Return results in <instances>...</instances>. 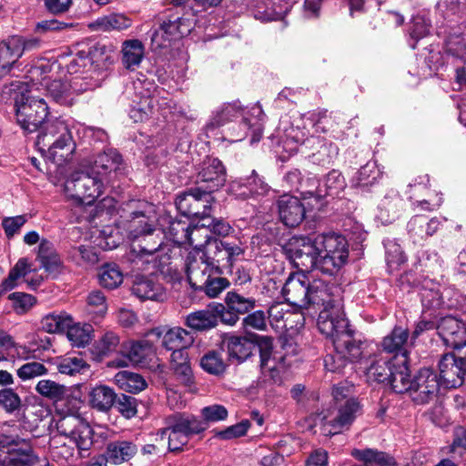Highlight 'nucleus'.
Returning <instances> with one entry per match:
<instances>
[{
    "label": "nucleus",
    "instance_id": "obj_50",
    "mask_svg": "<svg viewBox=\"0 0 466 466\" xmlns=\"http://www.w3.org/2000/svg\"><path fill=\"white\" fill-rule=\"evenodd\" d=\"M104 55V50L100 48H93L89 52H78L66 66V70L70 75L79 74L89 70V65L96 62L100 66V60L97 59L98 56Z\"/></svg>",
    "mask_w": 466,
    "mask_h": 466
},
{
    "label": "nucleus",
    "instance_id": "obj_42",
    "mask_svg": "<svg viewBox=\"0 0 466 466\" xmlns=\"http://www.w3.org/2000/svg\"><path fill=\"white\" fill-rule=\"evenodd\" d=\"M190 225L187 220L173 219L169 221V225L164 229L163 233L166 236L167 241L171 245L173 249V257L177 254L176 251L180 246H186L187 234Z\"/></svg>",
    "mask_w": 466,
    "mask_h": 466
},
{
    "label": "nucleus",
    "instance_id": "obj_29",
    "mask_svg": "<svg viewBox=\"0 0 466 466\" xmlns=\"http://www.w3.org/2000/svg\"><path fill=\"white\" fill-rule=\"evenodd\" d=\"M147 335L156 336L157 339L162 337V345L168 350L187 349L195 339L191 332L179 327L169 329L166 332L161 328H156L151 329Z\"/></svg>",
    "mask_w": 466,
    "mask_h": 466
},
{
    "label": "nucleus",
    "instance_id": "obj_15",
    "mask_svg": "<svg viewBox=\"0 0 466 466\" xmlns=\"http://www.w3.org/2000/svg\"><path fill=\"white\" fill-rule=\"evenodd\" d=\"M0 446L6 449L0 453V466H35L38 461L32 445L25 439L2 434Z\"/></svg>",
    "mask_w": 466,
    "mask_h": 466
},
{
    "label": "nucleus",
    "instance_id": "obj_18",
    "mask_svg": "<svg viewBox=\"0 0 466 466\" xmlns=\"http://www.w3.org/2000/svg\"><path fill=\"white\" fill-rule=\"evenodd\" d=\"M439 380L445 388H457L466 379V345L444 354L439 361Z\"/></svg>",
    "mask_w": 466,
    "mask_h": 466
},
{
    "label": "nucleus",
    "instance_id": "obj_34",
    "mask_svg": "<svg viewBox=\"0 0 466 466\" xmlns=\"http://www.w3.org/2000/svg\"><path fill=\"white\" fill-rule=\"evenodd\" d=\"M403 209V199L394 190L388 192L378 207L377 218L384 225L395 221Z\"/></svg>",
    "mask_w": 466,
    "mask_h": 466
},
{
    "label": "nucleus",
    "instance_id": "obj_55",
    "mask_svg": "<svg viewBox=\"0 0 466 466\" xmlns=\"http://www.w3.org/2000/svg\"><path fill=\"white\" fill-rule=\"evenodd\" d=\"M186 349H177L172 350L170 356V366L174 372L181 378V380L188 383L192 379V370L188 360Z\"/></svg>",
    "mask_w": 466,
    "mask_h": 466
},
{
    "label": "nucleus",
    "instance_id": "obj_28",
    "mask_svg": "<svg viewBox=\"0 0 466 466\" xmlns=\"http://www.w3.org/2000/svg\"><path fill=\"white\" fill-rule=\"evenodd\" d=\"M25 42L19 36H12L0 44V78L6 76L25 51Z\"/></svg>",
    "mask_w": 466,
    "mask_h": 466
},
{
    "label": "nucleus",
    "instance_id": "obj_59",
    "mask_svg": "<svg viewBox=\"0 0 466 466\" xmlns=\"http://www.w3.org/2000/svg\"><path fill=\"white\" fill-rule=\"evenodd\" d=\"M123 282V273L116 264L103 266L99 273V283L102 287L114 289Z\"/></svg>",
    "mask_w": 466,
    "mask_h": 466
},
{
    "label": "nucleus",
    "instance_id": "obj_25",
    "mask_svg": "<svg viewBox=\"0 0 466 466\" xmlns=\"http://www.w3.org/2000/svg\"><path fill=\"white\" fill-rule=\"evenodd\" d=\"M437 330L443 343L453 350L466 345V327L459 319L453 316H445L437 325Z\"/></svg>",
    "mask_w": 466,
    "mask_h": 466
},
{
    "label": "nucleus",
    "instance_id": "obj_22",
    "mask_svg": "<svg viewBox=\"0 0 466 466\" xmlns=\"http://www.w3.org/2000/svg\"><path fill=\"white\" fill-rule=\"evenodd\" d=\"M226 169L222 162L214 157H207L200 164L196 178L197 187L212 193L224 186Z\"/></svg>",
    "mask_w": 466,
    "mask_h": 466
},
{
    "label": "nucleus",
    "instance_id": "obj_13",
    "mask_svg": "<svg viewBox=\"0 0 466 466\" xmlns=\"http://www.w3.org/2000/svg\"><path fill=\"white\" fill-rule=\"evenodd\" d=\"M248 119L239 117L220 130V137L215 139H223L229 142L242 141L248 134L251 135L250 143L258 142L262 137L265 114L259 104H256L247 112Z\"/></svg>",
    "mask_w": 466,
    "mask_h": 466
},
{
    "label": "nucleus",
    "instance_id": "obj_35",
    "mask_svg": "<svg viewBox=\"0 0 466 466\" xmlns=\"http://www.w3.org/2000/svg\"><path fill=\"white\" fill-rule=\"evenodd\" d=\"M122 166V157L119 153L112 148L98 154L89 167L93 174L99 175L105 180L111 172H119Z\"/></svg>",
    "mask_w": 466,
    "mask_h": 466
},
{
    "label": "nucleus",
    "instance_id": "obj_9",
    "mask_svg": "<svg viewBox=\"0 0 466 466\" xmlns=\"http://www.w3.org/2000/svg\"><path fill=\"white\" fill-rule=\"evenodd\" d=\"M57 431L68 438L78 451L79 457H85V452L93 446V430L88 422L81 416L78 407L70 402L56 405Z\"/></svg>",
    "mask_w": 466,
    "mask_h": 466
},
{
    "label": "nucleus",
    "instance_id": "obj_54",
    "mask_svg": "<svg viewBox=\"0 0 466 466\" xmlns=\"http://www.w3.org/2000/svg\"><path fill=\"white\" fill-rule=\"evenodd\" d=\"M345 187V179L341 173L332 170L325 177L322 186L314 190L313 196L316 198H321L324 195L338 196Z\"/></svg>",
    "mask_w": 466,
    "mask_h": 466
},
{
    "label": "nucleus",
    "instance_id": "obj_44",
    "mask_svg": "<svg viewBox=\"0 0 466 466\" xmlns=\"http://www.w3.org/2000/svg\"><path fill=\"white\" fill-rule=\"evenodd\" d=\"M186 325L197 331H205L217 326L214 304L202 310L192 312L187 316Z\"/></svg>",
    "mask_w": 466,
    "mask_h": 466
},
{
    "label": "nucleus",
    "instance_id": "obj_43",
    "mask_svg": "<svg viewBox=\"0 0 466 466\" xmlns=\"http://www.w3.org/2000/svg\"><path fill=\"white\" fill-rule=\"evenodd\" d=\"M116 394L114 390L106 385H97L88 393V401L92 408L106 412L116 401Z\"/></svg>",
    "mask_w": 466,
    "mask_h": 466
},
{
    "label": "nucleus",
    "instance_id": "obj_41",
    "mask_svg": "<svg viewBox=\"0 0 466 466\" xmlns=\"http://www.w3.org/2000/svg\"><path fill=\"white\" fill-rule=\"evenodd\" d=\"M388 381L392 390L397 393L410 392L413 380H410L407 359L392 365Z\"/></svg>",
    "mask_w": 466,
    "mask_h": 466
},
{
    "label": "nucleus",
    "instance_id": "obj_48",
    "mask_svg": "<svg viewBox=\"0 0 466 466\" xmlns=\"http://www.w3.org/2000/svg\"><path fill=\"white\" fill-rule=\"evenodd\" d=\"M381 172L375 161H369L362 166L350 179L354 187L368 188L380 178Z\"/></svg>",
    "mask_w": 466,
    "mask_h": 466
},
{
    "label": "nucleus",
    "instance_id": "obj_51",
    "mask_svg": "<svg viewBox=\"0 0 466 466\" xmlns=\"http://www.w3.org/2000/svg\"><path fill=\"white\" fill-rule=\"evenodd\" d=\"M122 63L127 69L134 70L144 57V46L137 39L127 40L122 46Z\"/></svg>",
    "mask_w": 466,
    "mask_h": 466
},
{
    "label": "nucleus",
    "instance_id": "obj_62",
    "mask_svg": "<svg viewBox=\"0 0 466 466\" xmlns=\"http://www.w3.org/2000/svg\"><path fill=\"white\" fill-rule=\"evenodd\" d=\"M225 303L228 309L238 315L245 314L255 308L256 300L253 298H246L236 292H228Z\"/></svg>",
    "mask_w": 466,
    "mask_h": 466
},
{
    "label": "nucleus",
    "instance_id": "obj_63",
    "mask_svg": "<svg viewBox=\"0 0 466 466\" xmlns=\"http://www.w3.org/2000/svg\"><path fill=\"white\" fill-rule=\"evenodd\" d=\"M0 407L6 413H15L22 407V399L14 389L3 388L0 390Z\"/></svg>",
    "mask_w": 466,
    "mask_h": 466
},
{
    "label": "nucleus",
    "instance_id": "obj_19",
    "mask_svg": "<svg viewBox=\"0 0 466 466\" xmlns=\"http://www.w3.org/2000/svg\"><path fill=\"white\" fill-rule=\"evenodd\" d=\"M334 353L329 354L324 360V366L330 372H341L348 362H357L363 354V343L353 337L343 340H334Z\"/></svg>",
    "mask_w": 466,
    "mask_h": 466
},
{
    "label": "nucleus",
    "instance_id": "obj_38",
    "mask_svg": "<svg viewBox=\"0 0 466 466\" xmlns=\"http://www.w3.org/2000/svg\"><path fill=\"white\" fill-rule=\"evenodd\" d=\"M132 293L140 299L160 300L165 297L164 289L159 283L143 276L136 277Z\"/></svg>",
    "mask_w": 466,
    "mask_h": 466
},
{
    "label": "nucleus",
    "instance_id": "obj_20",
    "mask_svg": "<svg viewBox=\"0 0 466 466\" xmlns=\"http://www.w3.org/2000/svg\"><path fill=\"white\" fill-rule=\"evenodd\" d=\"M193 27L192 20L181 17L178 15H172L152 34V43L156 47H167L172 41L188 35Z\"/></svg>",
    "mask_w": 466,
    "mask_h": 466
},
{
    "label": "nucleus",
    "instance_id": "obj_17",
    "mask_svg": "<svg viewBox=\"0 0 466 466\" xmlns=\"http://www.w3.org/2000/svg\"><path fill=\"white\" fill-rule=\"evenodd\" d=\"M318 329L332 340H343L347 337H353L348 329L349 321L345 317L342 303L333 304L332 307L320 310L318 318Z\"/></svg>",
    "mask_w": 466,
    "mask_h": 466
},
{
    "label": "nucleus",
    "instance_id": "obj_30",
    "mask_svg": "<svg viewBox=\"0 0 466 466\" xmlns=\"http://www.w3.org/2000/svg\"><path fill=\"white\" fill-rule=\"evenodd\" d=\"M32 265L27 258H21L10 269L8 276L2 281L0 294L10 291L26 282L30 288H35L40 281L28 280L26 276L32 271Z\"/></svg>",
    "mask_w": 466,
    "mask_h": 466
},
{
    "label": "nucleus",
    "instance_id": "obj_12",
    "mask_svg": "<svg viewBox=\"0 0 466 466\" xmlns=\"http://www.w3.org/2000/svg\"><path fill=\"white\" fill-rule=\"evenodd\" d=\"M105 179L93 174L88 167L86 171L76 172L66 179L64 192L77 204H92L103 192Z\"/></svg>",
    "mask_w": 466,
    "mask_h": 466
},
{
    "label": "nucleus",
    "instance_id": "obj_8",
    "mask_svg": "<svg viewBox=\"0 0 466 466\" xmlns=\"http://www.w3.org/2000/svg\"><path fill=\"white\" fill-rule=\"evenodd\" d=\"M239 257H230L228 261L205 263L193 259L187 265V277L189 284L195 289L203 290L209 298L218 297L229 286L226 278L220 277L224 268H231Z\"/></svg>",
    "mask_w": 466,
    "mask_h": 466
},
{
    "label": "nucleus",
    "instance_id": "obj_52",
    "mask_svg": "<svg viewBox=\"0 0 466 466\" xmlns=\"http://www.w3.org/2000/svg\"><path fill=\"white\" fill-rule=\"evenodd\" d=\"M267 7L264 11L258 10L254 14L255 18L262 21H274L283 19L289 12L291 5L289 0H267Z\"/></svg>",
    "mask_w": 466,
    "mask_h": 466
},
{
    "label": "nucleus",
    "instance_id": "obj_21",
    "mask_svg": "<svg viewBox=\"0 0 466 466\" xmlns=\"http://www.w3.org/2000/svg\"><path fill=\"white\" fill-rule=\"evenodd\" d=\"M247 109L242 108L239 102L225 103L212 111L205 126V132L208 137H217L221 129L239 117L248 119Z\"/></svg>",
    "mask_w": 466,
    "mask_h": 466
},
{
    "label": "nucleus",
    "instance_id": "obj_32",
    "mask_svg": "<svg viewBox=\"0 0 466 466\" xmlns=\"http://www.w3.org/2000/svg\"><path fill=\"white\" fill-rule=\"evenodd\" d=\"M268 190V185L252 171L250 177L232 181L229 191L238 198H247L253 195H262Z\"/></svg>",
    "mask_w": 466,
    "mask_h": 466
},
{
    "label": "nucleus",
    "instance_id": "obj_64",
    "mask_svg": "<svg viewBox=\"0 0 466 466\" xmlns=\"http://www.w3.org/2000/svg\"><path fill=\"white\" fill-rule=\"evenodd\" d=\"M86 306L90 315L104 317L107 311L106 297L100 290H94L88 294Z\"/></svg>",
    "mask_w": 466,
    "mask_h": 466
},
{
    "label": "nucleus",
    "instance_id": "obj_53",
    "mask_svg": "<svg viewBox=\"0 0 466 466\" xmlns=\"http://www.w3.org/2000/svg\"><path fill=\"white\" fill-rule=\"evenodd\" d=\"M114 380L121 390L131 393H138L147 387V382L141 375L127 370L118 371Z\"/></svg>",
    "mask_w": 466,
    "mask_h": 466
},
{
    "label": "nucleus",
    "instance_id": "obj_46",
    "mask_svg": "<svg viewBox=\"0 0 466 466\" xmlns=\"http://www.w3.org/2000/svg\"><path fill=\"white\" fill-rule=\"evenodd\" d=\"M228 356L238 361L247 360L256 348L251 340L245 337L228 336L224 339Z\"/></svg>",
    "mask_w": 466,
    "mask_h": 466
},
{
    "label": "nucleus",
    "instance_id": "obj_45",
    "mask_svg": "<svg viewBox=\"0 0 466 466\" xmlns=\"http://www.w3.org/2000/svg\"><path fill=\"white\" fill-rule=\"evenodd\" d=\"M260 370L264 375H268L271 380H276L279 376L280 361L272 355V344L269 339H263L259 344Z\"/></svg>",
    "mask_w": 466,
    "mask_h": 466
},
{
    "label": "nucleus",
    "instance_id": "obj_14",
    "mask_svg": "<svg viewBox=\"0 0 466 466\" xmlns=\"http://www.w3.org/2000/svg\"><path fill=\"white\" fill-rule=\"evenodd\" d=\"M400 283L401 286L419 287L421 304L425 309H451L457 305L456 302L451 299L447 300L444 299L445 297H448L451 293V289H443V290H441V287L439 283L428 278L416 282L412 279L411 273H405L400 278Z\"/></svg>",
    "mask_w": 466,
    "mask_h": 466
},
{
    "label": "nucleus",
    "instance_id": "obj_6",
    "mask_svg": "<svg viewBox=\"0 0 466 466\" xmlns=\"http://www.w3.org/2000/svg\"><path fill=\"white\" fill-rule=\"evenodd\" d=\"M35 145L39 151L58 166L70 161L76 150L70 126L62 118L46 120L39 130Z\"/></svg>",
    "mask_w": 466,
    "mask_h": 466
},
{
    "label": "nucleus",
    "instance_id": "obj_3",
    "mask_svg": "<svg viewBox=\"0 0 466 466\" xmlns=\"http://www.w3.org/2000/svg\"><path fill=\"white\" fill-rule=\"evenodd\" d=\"M326 119L319 118L316 123L311 120L308 125L302 119L290 123L281 122L279 132H283V147L290 153L296 152L299 146H304L308 149L319 148L318 152L312 155L313 162L319 165L329 164L330 160L338 155V147L332 143L327 144L324 140L315 136V133L326 131Z\"/></svg>",
    "mask_w": 466,
    "mask_h": 466
},
{
    "label": "nucleus",
    "instance_id": "obj_23",
    "mask_svg": "<svg viewBox=\"0 0 466 466\" xmlns=\"http://www.w3.org/2000/svg\"><path fill=\"white\" fill-rule=\"evenodd\" d=\"M441 382L431 369H421L413 379L410 394L415 402L428 403L438 394Z\"/></svg>",
    "mask_w": 466,
    "mask_h": 466
},
{
    "label": "nucleus",
    "instance_id": "obj_58",
    "mask_svg": "<svg viewBox=\"0 0 466 466\" xmlns=\"http://www.w3.org/2000/svg\"><path fill=\"white\" fill-rule=\"evenodd\" d=\"M284 179L290 187L300 191L304 198L313 196L314 188L316 187V180L314 177H308L304 179L299 169H293L286 174Z\"/></svg>",
    "mask_w": 466,
    "mask_h": 466
},
{
    "label": "nucleus",
    "instance_id": "obj_47",
    "mask_svg": "<svg viewBox=\"0 0 466 466\" xmlns=\"http://www.w3.org/2000/svg\"><path fill=\"white\" fill-rule=\"evenodd\" d=\"M127 357L128 361L134 365L146 366L155 358L154 346L146 339L133 342Z\"/></svg>",
    "mask_w": 466,
    "mask_h": 466
},
{
    "label": "nucleus",
    "instance_id": "obj_39",
    "mask_svg": "<svg viewBox=\"0 0 466 466\" xmlns=\"http://www.w3.org/2000/svg\"><path fill=\"white\" fill-rule=\"evenodd\" d=\"M35 391L41 396L62 404L70 402L71 390L51 380H41L35 386Z\"/></svg>",
    "mask_w": 466,
    "mask_h": 466
},
{
    "label": "nucleus",
    "instance_id": "obj_27",
    "mask_svg": "<svg viewBox=\"0 0 466 466\" xmlns=\"http://www.w3.org/2000/svg\"><path fill=\"white\" fill-rule=\"evenodd\" d=\"M35 259L40 263L41 268L48 274L56 277L64 271V262L57 253L54 244L42 238L36 250Z\"/></svg>",
    "mask_w": 466,
    "mask_h": 466
},
{
    "label": "nucleus",
    "instance_id": "obj_49",
    "mask_svg": "<svg viewBox=\"0 0 466 466\" xmlns=\"http://www.w3.org/2000/svg\"><path fill=\"white\" fill-rule=\"evenodd\" d=\"M73 323V318L66 311H54L45 315L41 319V328L47 333H61Z\"/></svg>",
    "mask_w": 466,
    "mask_h": 466
},
{
    "label": "nucleus",
    "instance_id": "obj_61",
    "mask_svg": "<svg viewBox=\"0 0 466 466\" xmlns=\"http://www.w3.org/2000/svg\"><path fill=\"white\" fill-rule=\"evenodd\" d=\"M67 338L74 346L84 347L91 340L92 326L89 324L73 323L66 329Z\"/></svg>",
    "mask_w": 466,
    "mask_h": 466
},
{
    "label": "nucleus",
    "instance_id": "obj_56",
    "mask_svg": "<svg viewBox=\"0 0 466 466\" xmlns=\"http://www.w3.org/2000/svg\"><path fill=\"white\" fill-rule=\"evenodd\" d=\"M290 306L289 303L276 302L269 307L268 310V319L274 329L284 330L291 328L288 323L289 318L294 315L289 310Z\"/></svg>",
    "mask_w": 466,
    "mask_h": 466
},
{
    "label": "nucleus",
    "instance_id": "obj_24",
    "mask_svg": "<svg viewBox=\"0 0 466 466\" xmlns=\"http://www.w3.org/2000/svg\"><path fill=\"white\" fill-rule=\"evenodd\" d=\"M309 279L303 273H292L282 289V294L289 305L298 309L309 308Z\"/></svg>",
    "mask_w": 466,
    "mask_h": 466
},
{
    "label": "nucleus",
    "instance_id": "obj_16",
    "mask_svg": "<svg viewBox=\"0 0 466 466\" xmlns=\"http://www.w3.org/2000/svg\"><path fill=\"white\" fill-rule=\"evenodd\" d=\"M213 202L212 193L195 187L177 196L176 207L185 217L204 218L210 216Z\"/></svg>",
    "mask_w": 466,
    "mask_h": 466
},
{
    "label": "nucleus",
    "instance_id": "obj_5",
    "mask_svg": "<svg viewBox=\"0 0 466 466\" xmlns=\"http://www.w3.org/2000/svg\"><path fill=\"white\" fill-rule=\"evenodd\" d=\"M187 238L186 246H191L193 249L187 256L186 268L193 259L205 263L222 262L228 261L230 257H240L244 254V249L238 244L213 238L205 224L190 226Z\"/></svg>",
    "mask_w": 466,
    "mask_h": 466
},
{
    "label": "nucleus",
    "instance_id": "obj_4",
    "mask_svg": "<svg viewBox=\"0 0 466 466\" xmlns=\"http://www.w3.org/2000/svg\"><path fill=\"white\" fill-rule=\"evenodd\" d=\"M60 69L56 61L40 60L29 70V83L31 88L39 89V86L46 91V94L57 104L71 106L75 97L90 86L87 83L83 85L78 76L69 80L56 78V75Z\"/></svg>",
    "mask_w": 466,
    "mask_h": 466
},
{
    "label": "nucleus",
    "instance_id": "obj_11",
    "mask_svg": "<svg viewBox=\"0 0 466 466\" xmlns=\"http://www.w3.org/2000/svg\"><path fill=\"white\" fill-rule=\"evenodd\" d=\"M361 405L354 398L345 400L339 403L335 414L321 411L313 416L315 427H319L325 436H330L349 430L357 417L361 414Z\"/></svg>",
    "mask_w": 466,
    "mask_h": 466
},
{
    "label": "nucleus",
    "instance_id": "obj_33",
    "mask_svg": "<svg viewBox=\"0 0 466 466\" xmlns=\"http://www.w3.org/2000/svg\"><path fill=\"white\" fill-rule=\"evenodd\" d=\"M413 345V340L410 339V332L406 328L396 326L390 334L383 338L381 347L383 350L389 353L400 354L403 360L407 359L408 349Z\"/></svg>",
    "mask_w": 466,
    "mask_h": 466
},
{
    "label": "nucleus",
    "instance_id": "obj_10",
    "mask_svg": "<svg viewBox=\"0 0 466 466\" xmlns=\"http://www.w3.org/2000/svg\"><path fill=\"white\" fill-rule=\"evenodd\" d=\"M206 430V423L197 417L190 414L177 413L167 419V427L161 429L157 435L161 439L167 438L170 451H179L187 444L190 436Z\"/></svg>",
    "mask_w": 466,
    "mask_h": 466
},
{
    "label": "nucleus",
    "instance_id": "obj_31",
    "mask_svg": "<svg viewBox=\"0 0 466 466\" xmlns=\"http://www.w3.org/2000/svg\"><path fill=\"white\" fill-rule=\"evenodd\" d=\"M308 300L309 307L322 306L323 309L341 303L339 296L334 294L333 288L322 279H313L309 282Z\"/></svg>",
    "mask_w": 466,
    "mask_h": 466
},
{
    "label": "nucleus",
    "instance_id": "obj_1",
    "mask_svg": "<svg viewBox=\"0 0 466 466\" xmlns=\"http://www.w3.org/2000/svg\"><path fill=\"white\" fill-rule=\"evenodd\" d=\"M285 251L301 270L318 269L329 275L337 272L349 257L346 238L333 232L319 234L314 239L293 237L285 246Z\"/></svg>",
    "mask_w": 466,
    "mask_h": 466
},
{
    "label": "nucleus",
    "instance_id": "obj_40",
    "mask_svg": "<svg viewBox=\"0 0 466 466\" xmlns=\"http://www.w3.org/2000/svg\"><path fill=\"white\" fill-rule=\"evenodd\" d=\"M132 25V20L123 14H110L98 17L89 24V28L96 32L122 31Z\"/></svg>",
    "mask_w": 466,
    "mask_h": 466
},
{
    "label": "nucleus",
    "instance_id": "obj_26",
    "mask_svg": "<svg viewBox=\"0 0 466 466\" xmlns=\"http://www.w3.org/2000/svg\"><path fill=\"white\" fill-rule=\"evenodd\" d=\"M279 217L287 227L299 225L305 218V207L300 199L291 195H282L277 201Z\"/></svg>",
    "mask_w": 466,
    "mask_h": 466
},
{
    "label": "nucleus",
    "instance_id": "obj_57",
    "mask_svg": "<svg viewBox=\"0 0 466 466\" xmlns=\"http://www.w3.org/2000/svg\"><path fill=\"white\" fill-rule=\"evenodd\" d=\"M120 342L118 335L113 331H106L93 345L92 354L100 360L116 350Z\"/></svg>",
    "mask_w": 466,
    "mask_h": 466
},
{
    "label": "nucleus",
    "instance_id": "obj_60",
    "mask_svg": "<svg viewBox=\"0 0 466 466\" xmlns=\"http://www.w3.org/2000/svg\"><path fill=\"white\" fill-rule=\"evenodd\" d=\"M129 116L135 122H142L148 117L154 106V98L150 96L149 91L141 94L139 101H134Z\"/></svg>",
    "mask_w": 466,
    "mask_h": 466
},
{
    "label": "nucleus",
    "instance_id": "obj_2",
    "mask_svg": "<svg viewBox=\"0 0 466 466\" xmlns=\"http://www.w3.org/2000/svg\"><path fill=\"white\" fill-rule=\"evenodd\" d=\"M128 230L134 238L128 259L135 269L144 270L149 265L154 268H161L169 264L173 258L171 245L164 242L162 232L151 228L143 212H132Z\"/></svg>",
    "mask_w": 466,
    "mask_h": 466
},
{
    "label": "nucleus",
    "instance_id": "obj_37",
    "mask_svg": "<svg viewBox=\"0 0 466 466\" xmlns=\"http://www.w3.org/2000/svg\"><path fill=\"white\" fill-rule=\"evenodd\" d=\"M137 452L135 443L128 441H116L107 444L106 451V461L118 465L131 460Z\"/></svg>",
    "mask_w": 466,
    "mask_h": 466
},
{
    "label": "nucleus",
    "instance_id": "obj_7",
    "mask_svg": "<svg viewBox=\"0 0 466 466\" xmlns=\"http://www.w3.org/2000/svg\"><path fill=\"white\" fill-rule=\"evenodd\" d=\"M31 84L16 82L11 85L10 92H14L16 106V119L21 128L26 133L40 130L46 122L48 106L45 99L32 95Z\"/></svg>",
    "mask_w": 466,
    "mask_h": 466
},
{
    "label": "nucleus",
    "instance_id": "obj_36",
    "mask_svg": "<svg viewBox=\"0 0 466 466\" xmlns=\"http://www.w3.org/2000/svg\"><path fill=\"white\" fill-rule=\"evenodd\" d=\"M361 365V369L365 371L369 380L377 382L388 381L391 366H390V360L380 356H374L369 360L361 361L359 360Z\"/></svg>",
    "mask_w": 466,
    "mask_h": 466
}]
</instances>
